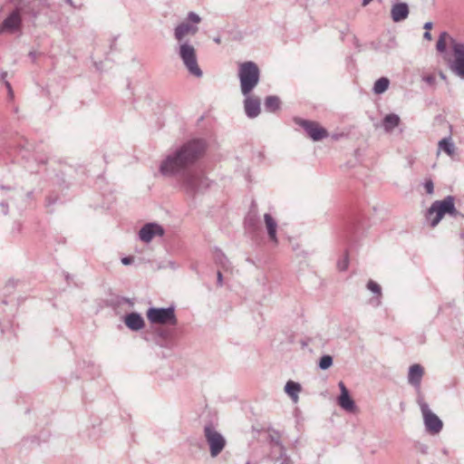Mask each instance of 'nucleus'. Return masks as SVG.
I'll use <instances>...</instances> for the list:
<instances>
[{"label":"nucleus","instance_id":"1","mask_svg":"<svg viewBox=\"0 0 464 464\" xmlns=\"http://www.w3.org/2000/svg\"><path fill=\"white\" fill-rule=\"evenodd\" d=\"M206 142L193 139L169 152L160 165V172L166 177L178 178L184 191L190 195L202 193L209 186L202 171L194 164L204 155Z\"/></svg>","mask_w":464,"mask_h":464},{"label":"nucleus","instance_id":"2","mask_svg":"<svg viewBox=\"0 0 464 464\" xmlns=\"http://www.w3.org/2000/svg\"><path fill=\"white\" fill-rule=\"evenodd\" d=\"M238 79L242 95H246L257 86L260 80V70L254 62H244L238 67Z\"/></svg>","mask_w":464,"mask_h":464},{"label":"nucleus","instance_id":"3","mask_svg":"<svg viewBox=\"0 0 464 464\" xmlns=\"http://www.w3.org/2000/svg\"><path fill=\"white\" fill-rule=\"evenodd\" d=\"M177 53L191 75L197 78L202 77L203 72L198 63L197 51L191 43H178Z\"/></svg>","mask_w":464,"mask_h":464},{"label":"nucleus","instance_id":"4","mask_svg":"<svg viewBox=\"0 0 464 464\" xmlns=\"http://www.w3.org/2000/svg\"><path fill=\"white\" fill-rule=\"evenodd\" d=\"M201 22V17L194 13L189 12L187 20L178 24L174 29V37L178 43H190L186 37L188 35H195L198 32V24Z\"/></svg>","mask_w":464,"mask_h":464},{"label":"nucleus","instance_id":"5","mask_svg":"<svg viewBox=\"0 0 464 464\" xmlns=\"http://www.w3.org/2000/svg\"><path fill=\"white\" fill-rule=\"evenodd\" d=\"M203 433L209 447L210 456L212 458L218 456L227 445L225 437L210 422L205 424Z\"/></svg>","mask_w":464,"mask_h":464},{"label":"nucleus","instance_id":"6","mask_svg":"<svg viewBox=\"0 0 464 464\" xmlns=\"http://www.w3.org/2000/svg\"><path fill=\"white\" fill-rule=\"evenodd\" d=\"M417 401L423 417L426 430L433 435L440 433L443 428L441 420L430 411L428 403L421 397H419Z\"/></svg>","mask_w":464,"mask_h":464},{"label":"nucleus","instance_id":"7","mask_svg":"<svg viewBox=\"0 0 464 464\" xmlns=\"http://www.w3.org/2000/svg\"><path fill=\"white\" fill-rule=\"evenodd\" d=\"M147 317L152 324L176 325L178 323L173 306L167 308L151 307L147 311Z\"/></svg>","mask_w":464,"mask_h":464},{"label":"nucleus","instance_id":"8","mask_svg":"<svg viewBox=\"0 0 464 464\" xmlns=\"http://www.w3.org/2000/svg\"><path fill=\"white\" fill-rule=\"evenodd\" d=\"M453 59L450 62V69L459 77L464 79V44L450 38Z\"/></svg>","mask_w":464,"mask_h":464},{"label":"nucleus","instance_id":"9","mask_svg":"<svg viewBox=\"0 0 464 464\" xmlns=\"http://www.w3.org/2000/svg\"><path fill=\"white\" fill-rule=\"evenodd\" d=\"M294 121L295 124L302 127L307 135L314 141L321 140L328 136L327 130L315 121H311L301 118H295Z\"/></svg>","mask_w":464,"mask_h":464},{"label":"nucleus","instance_id":"10","mask_svg":"<svg viewBox=\"0 0 464 464\" xmlns=\"http://www.w3.org/2000/svg\"><path fill=\"white\" fill-rule=\"evenodd\" d=\"M22 16L19 8L14 9L4 21L0 24V34H14L21 29Z\"/></svg>","mask_w":464,"mask_h":464},{"label":"nucleus","instance_id":"11","mask_svg":"<svg viewBox=\"0 0 464 464\" xmlns=\"http://www.w3.org/2000/svg\"><path fill=\"white\" fill-rule=\"evenodd\" d=\"M338 386L340 389V395L337 398L339 406L346 411L353 412L356 409V405L354 401L350 396L348 389L346 388L343 382H339Z\"/></svg>","mask_w":464,"mask_h":464},{"label":"nucleus","instance_id":"12","mask_svg":"<svg viewBox=\"0 0 464 464\" xmlns=\"http://www.w3.org/2000/svg\"><path fill=\"white\" fill-rule=\"evenodd\" d=\"M243 96L245 97L244 110L246 115L250 119L257 117L260 113V99L256 96L251 95V93Z\"/></svg>","mask_w":464,"mask_h":464},{"label":"nucleus","instance_id":"13","mask_svg":"<svg viewBox=\"0 0 464 464\" xmlns=\"http://www.w3.org/2000/svg\"><path fill=\"white\" fill-rule=\"evenodd\" d=\"M163 234L162 227L156 223H148L140 228L139 237L143 242L149 243L155 236H162Z\"/></svg>","mask_w":464,"mask_h":464},{"label":"nucleus","instance_id":"14","mask_svg":"<svg viewBox=\"0 0 464 464\" xmlns=\"http://www.w3.org/2000/svg\"><path fill=\"white\" fill-rule=\"evenodd\" d=\"M424 375V368L419 364L414 363L410 366L408 372V382L415 388L417 392L420 390L421 380Z\"/></svg>","mask_w":464,"mask_h":464},{"label":"nucleus","instance_id":"15","mask_svg":"<svg viewBox=\"0 0 464 464\" xmlns=\"http://www.w3.org/2000/svg\"><path fill=\"white\" fill-rule=\"evenodd\" d=\"M124 323L126 326L131 331H140L145 325V322L142 316L136 312L126 314L124 317Z\"/></svg>","mask_w":464,"mask_h":464},{"label":"nucleus","instance_id":"16","mask_svg":"<svg viewBox=\"0 0 464 464\" xmlns=\"http://www.w3.org/2000/svg\"><path fill=\"white\" fill-rule=\"evenodd\" d=\"M264 222L266 226V229L268 235V238L271 242H273L275 245H277L278 239L276 235L277 230V222L276 220L272 217L271 214L266 213L264 215Z\"/></svg>","mask_w":464,"mask_h":464},{"label":"nucleus","instance_id":"17","mask_svg":"<svg viewBox=\"0 0 464 464\" xmlns=\"http://www.w3.org/2000/svg\"><path fill=\"white\" fill-rule=\"evenodd\" d=\"M391 15L395 23L405 20L409 15V6L406 3H399L392 5Z\"/></svg>","mask_w":464,"mask_h":464},{"label":"nucleus","instance_id":"18","mask_svg":"<svg viewBox=\"0 0 464 464\" xmlns=\"http://www.w3.org/2000/svg\"><path fill=\"white\" fill-rule=\"evenodd\" d=\"M427 222L431 227H435L443 218V211L439 205H431L425 214Z\"/></svg>","mask_w":464,"mask_h":464},{"label":"nucleus","instance_id":"19","mask_svg":"<svg viewBox=\"0 0 464 464\" xmlns=\"http://www.w3.org/2000/svg\"><path fill=\"white\" fill-rule=\"evenodd\" d=\"M400 117L397 114H387L382 121V127L386 132L392 131L400 124Z\"/></svg>","mask_w":464,"mask_h":464},{"label":"nucleus","instance_id":"20","mask_svg":"<svg viewBox=\"0 0 464 464\" xmlns=\"http://www.w3.org/2000/svg\"><path fill=\"white\" fill-rule=\"evenodd\" d=\"M301 385L294 381H288L285 386V392L289 395L294 402L298 401V393L301 392Z\"/></svg>","mask_w":464,"mask_h":464},{"label":"nucleus","instance_id":"21","mask_svg":"<svg viewBox=\"0 0 464 464\" xmlns=\"http://www.w3.org/2000/svg\"><path fill=\"white\" fill-rule=\"evenodd\" d=\"M281 101L277 96L270 95L265 100V109L267 111L274 112L280 108Z\"/></svg>","mask_w":464,"mask_h":464},{"label":"nucleus","instance_id":"22","mask_svg":"<svg viewBox=\"0 0 464 464\" xmlns=\"http://www.w3.org/2000/svg\"><path fill=\"white\" fill-rule=\"evenodd\" d=\"M439 149L445 151L449 156L455 154V145L450 137L444 138L439 141Z\"/></svg>","mask_w":464,"mask_h":464},{"label":"nucleus","instance_id":"23","mask_svg":"<svg viewBox=\"0 0 464 464\" xmlns=\"http://www.w3.org/2000/svg\"><path fill=\"white\" fill-rule=\"evenodd\" d=\"M389 84V79L386 77H382L374 82L372 91L375 94H382L387 91Z\"/></svg>","mask_w":464,"mask_h":464},{"label":"nucleus","instance_id":"24","mask_svg":"<svg viewBox=\"0 0 464 464\" xmlns=\"http://www.w3.org/2000/svg\"><path fill=\"white\" fill-rule=\"evenodd\" d=\"M333 365V357L331 355L325 354L323 355L320 360L318 366L322 370H327Z\"/></svg>","mask_w":464,"mask_h":464},{"label":"nucleus","instance_id":"25","mask_svg":"<svg viewBox=\"0 0 464 464\" xmlns=\"http://www.w3.org/2000/svg\"><path fill=\"white\" fill-rule=\"evenodd\" d=\"M449 37L446 32L440 34L437 42L436 48L440 53H443L446 50V39Z\"/></svg>","mask_w":464,"mask_h":464},{"label":"nucleus","instance_id":"26","mask_svg":"<svg viewBox=\"0 0 464 464\" xmlns=\"http://www.w3.org/2000/svg\"><path fill=\"white\" fill-rule=\"evenodd\" d=\"M367 289H369L373 294L378 295L379 296L382 295V288L381 286L374 282L373 280H369L367 283Z\"/></svg>","mask_w":464,"mask_h":464},{"label":"nucleus","instance_id":"27","mask_svg":"<svg viewBox=\"0 0 464 464\" xmlns=\"http://www.w3.org/2000/svg\"><path fill=\"white\" fill-rule=\"evenodd\" d=\"M349 266V257L348 254L345 255L337 262V267L340 271H345Z\"/></svg>","mask_w":464,"mask_h":464},{"label":"nucleus","instance_id":"28","mask_svg":"<svg viewBox=\"0 0 464 464\" xmlns=\"http://www.w3.org/2000/svg\"><path fill=\"white\" fill-rule=\"evenodd\" d=\"M440 210L443 211V216L446 213H449L450 215H454L456 213L455 205H439Z\"/></svg>","mask_w":464,"mask_h":464},{"label":"nucleus","instance_id":"29","mask_svg":"<svg viewBox=\"0 0 464 464\" xmlns=\"http://www.w3.org/2000/svg\"><path fill=\"white\" fill-rule=\"evenodd\" d=\"M245 224L247 228L253 227L255 226V216L249 214L246 218Z\"/></svg>","mask_w":464,"mask_h":464},{"label":"nucleus","instance_id":"30","mask_svg":"<svg viewBox=\"0 0 464 464\" xmlns=\"http://www.w3.org/2000/svg\"><path fill=\"white\" fill-rule=\"evenodd\" d=\"M424 188L428 194H431L434 189V185L432 180H426L424 183Z\"/></svg>","mask_w":464,"mask_h":464},{"label":"nucleus","instance_id":"31","mask_svg":"<svg viewBox=\"0 0 464 464\" xmlns=\"http://www.w3.org/2000/svg\"><path fill=\"white\" fill-rule=\"evenodd\" d=\"M5 85L6 89H7V93H8L9 100L13 101L14 95V91L12 89V86H11L10 82L5 81Z\"/></svg>","mask_w":464,"mask_h":464},{"label":"nucleus","instance_id":"32","mask_svg":"<svg viewBox=\"0 0 464 464\" xmlns=\"http://www.w3.org/2000/svg\"><path fill=\"white\" fill-rule=\"evenodd\" d=\"M133 262H134V257H133V256H125V257H122V258H121V263H122L124 266L131 265Z\"/></svg>","mask_w":464,"mask_h":464},{"label":"nucleus","instance_id":"33","mask_svg":"<svg viewBox=\"0 0 464 464\" xmlns=\"http://www.w3.org/2000/svg\"><path fill=\"white\" fill-rule=\"evenodd\" d=\"M454 200H455L454 197L448 196L444 199H442V200H436L433 203H454Z\"/></svg>","mask_w":464,"mask_h":464},{"label":"nucleus","instance_id":"34","mask_svg":"<svg viewBox=\"0 0 464 464\" xmlns=\"http://www.w3.org/2000/svg\"><path fill=\"white\" fill-rule=\"evenodd\" d=\"M423 81L431 85L435 82V77L433 75H427L423 77Z\"/></svg>","mask_w":464,"mask_h":464},{"label":"nucleus","instance_id":"35","mask_svg":"<svg viewBox=\"0 0 464 464\" xmlns=\"http://www.w3.org/2000/svg\"><path fill=\"white\" fill-rule=\"evenodd\" d=\"M222 282H223L222 274H221V272L218 271V285L219 286H221L222 285Z\"/></svg>","mask_w":464,"mask_h":464},{"label":"nucleus","instance_id":"36","mask_svg":"<svg viewBox=\"0 0 464 464\" xmlns=\"http://www.w3.org/2000/svg\"><path fill=\"white\" fill-rule=\"evenodd\" d=\"M423 38L428 40V41H430L431 40V34L429 31L425 32L424 34H423Z\"/></svg>","mask_w":464,"mask_h":464},{"label":"nucleus","instance_id":"37","mask_svg":"<svg viewBox=\"0 0 464 464\" xmlns=\"http://www.w3.org/2000/svg\"><path fill=\"white\" fill-rule=\"evenodd\" d=\"M420 450L421 453L426 454L428 450V447L426 445H420Z\"/></svg>","mask_w":464,"mask_h":464},{"label":"nucleus","instance_id":"38","mask_svg":"<svg viewBox=\"0 0 464 464\" xmlns=\"http://www.w3.org/2000/svg\"><path fill=\"white\" fill-rule=\"evenodd\" d=\"M432 28V23L431 22H427L425 23L424 24V29H426L427 31L430 30Z\"/></svg>","mask_w":464,"mask_h":464},{"label":"nucleus","instance_id":"39","mask_svg":"<svg viewBox=\"0 0 464 464\" xmlns=\"http://www.w3.org/2000/svg\"><path fill=\"white\" fill-rule=\"evenodd\" d=\"M2 212L5 215L7 213L8 205L2 204Z\"/></svg>","mask_w":464,"mask_h":464},{"label":"nucleus","instance_id":"40","mask_svg":"<svg viewBox=\"0 0 464 464\" xmlns=\"http://www.w3.org/2000/svg\"><path fill=\"white\" fill-rule=\"evenodd\" d=\"M372 1V0H362V6H366V5H368Z\"/></svg>","mask_w":464,"mask_h":464},{"label":"nucleus","instance_id":"41","mask_svg":"<svg viewBox=\"0 0 464 464\" xmlns=\"http://www.w3.org/2000/svg\"><path fill=\"white\" fill-rule=\"evenodd\" d=\"M282 464H292V463H291L290 459H285L283 461V463H282Z\"/></svg>","mask_w":464,"mask_h":464},{"label":"nucleus","instance_id":"42","mask_svg":"<svg viewBox=\"0 0 464 464\" xmlns=\"http://www.w3.org/2000/svg\"><path fill=\"white\" fill-rule=\"evenodd\" d=\"M6 75H7V72H2V74H1L2 79H3V80H5V77H6Z\"/></svg>","mask_w":464,"mask_h":464},{"label":"nucleus","instance_id":"43","mask_svg":"<svg viewBox=\"0 0 464 464\" xmlns=\"http://www.w3.org/2000/svg\"><path fill=\"white\" fill-rule=\"evenodd\" d=\"M64 1H65L67 4L71 5H73V4H72V0H64Z\"/></svg>","mask_w":464,"mask_h":464},{"label":"nucleus","instance_id":"44","mask_svg":"<svg viewBox=\"0 0 464 464\" xmlns=\"http://www.w3.org/2000/svg\"><path fill=\"white\" fill-rule=\"evenodd\" d=\"M215 42L219 43L220 42L219 38L215 39Z\"/></svg>","mask_w":464,"mask_h":464}]
</instances>
